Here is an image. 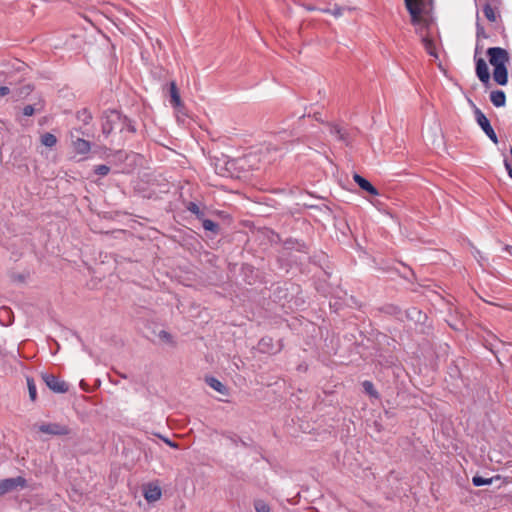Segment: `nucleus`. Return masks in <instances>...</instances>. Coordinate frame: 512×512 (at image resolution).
<instances>
[{
	"instance_id": "f257e3e1",
	"label": "nucleus",
	"mask_w": 512,
	"mask_h": 512,
	"mask_svg": "<svg viewBox=\"0 0 512 512\" xmlns=\"http://www.w3.org/2000/svg\"><path fill=\"white\" fill-rule=\"evenodd\" d=\"M124 124H128V118L116 110L104 112L102 117V133L108 137L114 130L124 131Z\"/></svg>"
},
{
	"instance_id": "f03ea898",
	"label": "nucleus",
	"mask_w": 512,
	"mask_h": 512,
	"mask_svg": "<svg viewBox=\"0 0 512 512\" xmlns=\"http://www.w3.org/2000/svg\"><path fill=\"white\" fill-rule=\"evenodd\" d=\"M475 120L477 124L481 127L483 132L487 135V137L495 144L498 143V137L492 128L489 119L485 116V114L478 108L474 109Z\"/></svg>"
},
{
	"instance_id": "7ed1b4c3",
	"label": "nucleus",
	"mask_w": 512,
	"mask_h": 512,
	"mask_svg": "<svg viewBox=\"0 0 512 512\" xmlns=\"http://www.w3.org/2000/svg\"><path fill=\"white\" fill-rule=\"evenodd\" d=\"M489 62L493 67L504 66L509 62L508 52L501 47H490L487 50Z\"/></svg>"
},
{
	"instance_id": "20e7f679",
	"label": "nucleus",
	"mask_w": 512,
	"mask_h": 512,
	"mask_svg": "<svg viewBox=\"0 0 512 512\" xmlns=\"http://www.w3.org/2000/svg\"><path fill=\"white\" fill-rule=\"evenodd\" d=\"M40 432L52 436H66L70 434V428L60 423H43L38 426Z\"/></svg>"
},
{
	"instance_id": "39448f33",
	"label": "nucleus",
	"mask_w": 512,
	"mask_h": 512,
	"mask_svg": "<svg viewBox=\"0 0 512 512\" xmlns=\"http://www.w3.org/2000/svg\"><path fill=\"white\" fill-rule=\"evenodd\" d=\"M42 378L48 388L53 392L66 393L69 390V385L53 374H44Z\"/></svg>"
},
{
	"instance_id": "423d86ee",
	"label": "nucleus",
	"mask_w": 512,
	"mask_h": 512,
	"mask_svg": "<svg viewBox=\"0 0 512 512\" xmlns=\"http://www.w3.org/2000/svg\"><path fill=\"white\" fill-rule=\"evenodd\" d=\"M25 486L26 480L21 476L0 480V495H4L18 488H24Z\"/></svg>"
},
{
	"instance_id": "0eeeda50",
	"label": "nucleus",
	"mask_w": 512,
	"mask_h": 512,
	"mask_svg": "<svg viewBox=\"0 0 512 512\" xmlns=\"http://www.w3.org/2000/svg\"><path fill=\"white\" fill-rule=\"evenodd\" d=\"M405 5L411 15L413 24H418L421 21V14L424 9L423 0H405Z\"/></svg>"
},
{
	"instance_id": "6e6552de",
	"label": "nucleus",
	"mask_w": 512,
	"mask_h": 512,
	"mask_svg": "<svg viewBox=\"0 0 512 512\" xmlns=\"http://www.w3.org/2000/svg\"><path fill=\"white\" fill-rule=\"evenodd\" d=\"M476 51H478L476 49ZM475 63H476V75L483 84H487L490 81V73L486 61L479 57L477 58V52H475Z\"/></svg>"
},
{
	"instance_id": "1a4fd4ad",
	"label": "nucleus",
	"mask_w": 512,
	"mask_h": 512,
	"mask_svg": "<svg viewBox=\"0 0 512 512\" xmlns=\"http://www.w3.org/2000/svg\"><path fill=\"white\" fill-rule=\"evenodd\" d=\"M71 139L73 148L78 154H87L90 151L91 145L89 141L79 137L75 138L73 133H71Z\"/></svg>"
},
{
	"instance_id": "9d476101",
	"label": "nucleus",
	"mask_w": 512,
	"mask_h": 512,
	"mask_svg": "<svg viewBox=\"0 0 512 512\" xmlns=\"http://www.w3.org/2000/svg\"><path fill=\"white\" fill-rule=\"evenodd\" d=\"M161 495V489L157 485L148 484L144 488V497L148 502H155L159 500Z\"/></svg>"
},
{
	"instance_id": "9b49d317",
	"label": "nucleus",
	"mask_w": 512,
	"mask_h": 512,
	"mask_svg": "<svg viewBox=\"0 0 512 512\" xmlns=\"http://www.w3.org/2000/svg\"><path fill=\"white\" fill-rule=\"evenodd\" d=\"M328 126L330 129V133L332 135L336 136V138L339 141L344 142L346 145L349 144V134L344 128H342L341 126H339L337 124H331V123H329Z\"/></svg>"
},
{
	"instance_id": "f8f14e48",
	"label": "nucleus",
	"mask_w": 512,
	"mask_h": 512,
	"mask_svg": "<svg viewBox=\"0 0 512 512\" xmlns=\"http://www.w3.org/2000/svg\"><path fill=\"white\" fill-rule=\"evenodd\" d=\"M494 81L499 85H506L508 82V71L506 65L494 67Z\"/></svg>"
},
{
	"instance_id": "ddd939ff",
	"label": "nucleus",
	"mask_w": 512,
	"mask_h": 512,
	"mask_svg": "<svg viewBox=\"0 0 512 512\" xmlns=\"http://www.w3.org/2000/svg\"><path fill=\"white\" fill-rule=\"evenodd\" d=\"M354 181L358 184V186L368 192L371 195H378V190L364 177L360 176L359 174H354L353 176Z\"/></svg>"
},
{
	"instance_id": "4468645a",
	"label": "nucleus",
	"mask_w": 512,
	"mask_h": 512,
	"mask_svg": "<svg viewBox=\"0 0 512 512\" xmlns=\"http://www.w3.org/2000/svg\"><path fill=\"white\" fill-rule=\"evenodd\" d=\"M490 101L496 107H502L506 103V95L502 90H494L490 93Z\"/></svg>"
},
{
	"instance_id": "2eb2a0df",
	"label": "nucleus",
	"mask_w": 512,
	"mask_h": 512,
	"mask_svg": "<svg viewBox=\"0 0 512 512\" xmlns=\"http://www.w3.org/2000/svg\"><path fill=\"white\" fill-rule=\"evenodd\" d=\"M406 316L408 319L416 323H422L426 319V315L416 307L408 309L406 311Z\"/></svg>"
},
{
	"instance_id": "dca6fc26",
	"label": "nucleus",
	"mask_w": 512,
	"mask_h": 512,
	"mask_svg": "<svg viewBox=\"0 0 512 512\" xmlns=\"http://www.w3.org/2000/svg\"><path fill=\"white\" fill-rule=\"evenodd\" d=\"M170 103L173 107H179L182 105V101H181V98H180V94L178 92V89H177V86H176V83L174 81H172L170 83Z\"/></svg>"
},
{
	"instance_id": "f3484780",
	"label": "nucleus",
	"mask_w": 512,
	"mask_h": 512,
	"mask_svg": "<svg viewBox=\"0 0 512 512\" xmlns=\"http://www.w3.org/2000/svg\"><path fill=\"white\" fill-rule=\"evenodd\" d=\"M206 382L215 391H217V392H219L221 394H226L227 393L226 386L224 384H222L218 379H216L214 377H209V378L206 379Z\"/></svg>"
},
{
	"instance_id": "a211bd4d",
	"label": "nucleus",
	"mask_w": 512,
	"mask_h": 512,
	"mask_svg": "<svg viewBox=\"0 0 512 512\" xmlns=\"http://www.w3.org/2000/svg\"><path fill=\"white\" fill-rule=\"evenodd\" d=\"M76 117L84 125L89 124L93 118L91 112L87 108L79 110L76 114Z\"/></svg>"
},
{
	"instance_id": "6ab92c4d",
	"label": "nucleus",
	"mask_w": 512,
	"mask_h": 512,
	"mask_svg": "<svg viewBox=\"0 0 512 512\" xmlns=\"http://www.w3.org/2000/svg\"><path fill=\"white\" fill-rule=\"evenodd\" d=\"M483 14L484 16L487 18V20H489L490 22H495L496 19H497V16H496V11L495 9L492 7L491 4L489 3H486L484 6H483Z\"/></svg>"
},
{
	"instance_id": "aec40b11",
	"label": "nucleus",
	"mask_w": 512,
	"mask_h": 512,
	"mask_svg": "<svg viewBox=\"0 0 512 512\" xmlns=\"http://www.w3.org/2000/svg\"><path fill=\"white\" fill-rule=\"evenodd\" d=\"M41 143L46 147H53L57 143V138L51 133H45L41 136Z\"/></svg>"
},
{
	"instance_id": "412c9836",
	"label": "nucleus",
	"mask_w": 512,
	"mask_h": 512,
	"mask_svg": "<svg viewBox=\"0 0 512 512\" xmlns=\"http://www.w3.org/2000/svg\"><path fill=\"white\" fill-rule=\"evenodd\" d=\"M26 381H27L29 397H30L31 401L34 402L37 399V390H36L35 382H34L33 378H31V377H27Z\"/></svg>"
},
{
	"instance_id": "4be33fe9",
	"label": "nucleus",
	"mask_w": 512,
	"mask_h": 512,
	"mask_svg": "<svg viewBox=\"0 0 512 512\" xmlns=\"http://www.w3.org/2000/svg\"><path fill=\"white\" fill-rule=\"evenodd\" d=\"M202 226L206 231H210L214 234L219 232V225L210 219H204L202 222Z\"/></svg>"
},
{
	"instance_id": "5701e85b",
	"label": "nucleus",
	"mask_w": 512,
	"mask_h": 512,
	"mask_svg": "<svg viewBox=\"0 0 512 512\" xmlns=\"http://www.w3.org/2000/svg\"><path fill=\"white\" fill-rule=\"evenodd\" d=\"M362 386L364 388V391L367 394H369L372 397H376V398L378 397V393H377V391H376V389H375V387H374V385H373V383L371 381H368V380L364 381L362 383Z\"/></svg>"
},
{
	"instance_id": "b1692460",
	"label": "nucleus",
	"mask_w": 512,
	"mask_h": 512,
	"mask_svg": "<svg viewBox=\"0 0 512 512\" xmlns=\"http://www.w3.org/2000/svg\"><path fill=\"white\" fill-rule=\"evenodd\" d=\"M254 508L256 512H270L269 505L260 499L254 501Z\"/></svg>"
},
{
	"instance_id": "393cba45",
	"label": "nucleus",
	"mask_w": 512,
	"mask_h": 512,
	"mask_svg": "<svg viewBox=\"0 0 512 512\" xmlns=\"http://www.w3.org/2000/svg\"><path fill=\"white\" fill-rule=\"evenodd\" d=\"M491 482H492V479L483 478L481 476H474L472 479L473 485L477 486V487L491 484Z\"/></svg>"
},
{
	"instance_id": "a878e982",
	"label": "nucleus",
	"mask_w": 512,
	"mask_h": 512,
	"mask_svg": "<svg viewBox=\"0 0 512 512\" xmlns=\"http://www.w3.org/2000/svg\"><path fill=\"white\" fill-rule=\"evenodd\" d=\"M187 209L192 214L196 215L198 218L203 216V212L200 210L199 206L194 202H190L187 206Z\"/></svg>"
},
{
	"instance_id": "bb28decb",
	"label": "nucleus",
	"mask_w": 512,
	"mask_h": 512,
	"mask_svg": "<svg viewBox=\"0 0 512 512\" xmlns=\"http://www.w3.org/2000/svg\"><path fill=\"white\" fill-rule=\"evenodd\" d=\"M94 172L99 176H106L110 172V167L107 165H98L95 167Z\"/></svg>"
},
{
	"instance_id": "cd10ccee",
	"label": "nucleus",
	"mask_w": 512,
	"mask_h": 512,
	"mask_svg": "<svg viewBox=\"0 0 512 512\" xmlns=\"http://www.w3.org/2000/svg\"><path fill=\"white\" fill-rule=\"evenodd\" d=\"M423 42H424V46H425V49L426 51L430 54V55H433V56H437L434 52V44H433V41L430 40V39H423Z\"/></svg>"
},
{
	"instance_id": "c85d7f7f",
	"label": "nucleus",
	"mask_w": 512,
	"mask_h": 512,
	"mask_svg": "<svg viewBox=\"0 0 512 512\" xmlns=\"http://www.w3.org/2000/svg\"><path fill=\"white\" fill-rule=\"evenodd\" d=\"M159 338L165 342H172V336L169 332L161 330L158 334Z\"/></svg>"
},
{
	"instance_id": "c756f323",
	"label": "nucleus",
	"mask_w": 512,
	"mask_h": 512,
	"mask_svg": "<svg viewBox=\"0 0 512 512\" xmlns=\"http://www.w3.org/2000/svg\"><path fill=\"white\" fill-rule=\"evenodd\" d=\"M37 109L33 105H26L23 108V115L24 116H32Z\"/></svg>"
},
{
	"instance_id": "7c9ffc66",
	"label": "nucleus",
	"mask_w": 512,
	"mask_h": 512,
	"mask_svg": "<svg viewBox=\"0 0 512 512\" xmlns=\"http://www.w3.org/2000/svg\"><path fill=\"white\" fill-rule=\"evenodd\" d=\"M128 131L130 133H135L136 129L132 124L131 120L128 118V124H124V131Z\"/></svg>"
},
{
	"instance_id": "2f4dec72",
	"label": "nucleus",
	"mask_w": 512,
	"mask_h": 512,
	"mask_svg": "<svg viewBox=\"0 0 512 512\" xmlns=\"http://www.w3.org/2000/svg\"><path fill=\"white\" fill-rule=\"evenodd\" d=\"M10 93V89L7 86L0 87V98L8 95Z\"/></svg>"
},
{
	"instance_id": "473e14b6",
	"label": "nucleus",
	"mask_w": 512,
	"mask_h": 512,
	"mask_svg": "<svg viewBox=\"0 0 512 512\" xmlns=\"http://www.w3.org/2000/svg\"><path fill=\"white\" fill-rule=\"evenodd\" d=\"M504 165H505V168H506V170L508 172V175L512 178V166H511V164L507 160H505L504 161Z\"/></svg>"
},
{
	"instance_id": "72a5a7b5",
	"label": "nucleus",
	"mask_w": 512,
	"mask_h": 512,
	"mask_svg": "<svg viewBox=\"0 0 512 512\" xmlns=\"http://www.w3.org/2000/svg\"><path fill=\"white\" fill-rule=\"evenodd\" d=\"M163 440H164V442H165L167 445H169L170 447H172V448H178V444H177V443H175V442H173V441H171L170 439H168V438H163Z\"/></svg>"
},
{
	"instance_id": "f704fd0d",
	"label": "nucleus",
	"mask_w": 512,
	"mask_h": 512,
	"mask_svg": "<svg viewBox=\"0 0 512 512\" xmlns=\"http://www.w3.org/2000/svg\"><path fill=\"white\" fill-rule=\"evenodd\" d=\"M484 35V29L479 24H477V36Z\"/></svg>"
},
{
	"instance_id": "c9c22d12",
	"label": "nucleus",
	"mask_w": 512,
	"mask_h": 512,
	"mask_svg": "<svg viewBox=\"0 0 512 512\" xmlns=\"http://www.w3.org/2000/svg\"><path fill=\"white\" fill-rule=\"evenodd\" d=\"M505 250H506L509 254H511V255H512V246L507 245V246L505 247Z\"/></svg>"
},
{
	"instance_id": "e433bc0d",
	"label": "nucleus",
	"mask_w": 512,
	"mask_h": 512,
	"mask_svg": "<svg viewBox=\"0 0 512 512\" xmlns=\"http://www.w3.org/2000/svg\"><path fill=\"white\" fill-rule=\"evenodd\" d=\"M121 378L126 379L127 376L125 374H119Z\"/></svg>"
}]
</instances>
